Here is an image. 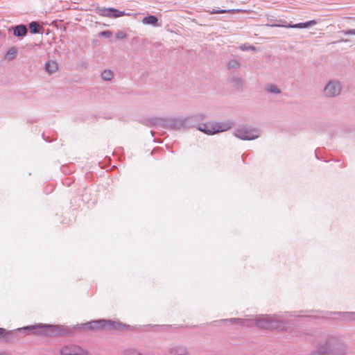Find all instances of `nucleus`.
<instances>
[{
	"instance_id": "obj_17",
	"label": "nucleus",
	"mask_w": 355,
	"mask_h": 355,
	"mask_svg": "<svg viewBox=\"0 0 355 355\" xmlns=\"http://www.w3.org/2000/svg\"><path fill=\"white\" fill-rule=\"evenodd\" d=\"M17 54V49L16 46H12L5 53L3 59L7 61H11L14 60Z\"/></svg>"
},
{
	"instance_id": "obj_23",
	"label": "nucleus",
	"mask_w": 355,
	"mask_h": 355,
	"mask_svg": "<svg viewBox=\"0 0 355 355\" xmlns=\"http://www.w3.org/2000/svg\"><path fill=\"white\" fill-rule=\"evenodd\" d=\"M227 67L229 69H236L240 67V63L236 60H231L228 62Z\"/></svg>"
},
{
	"instance_id": "obj_1",
	"label": "nucleus",
	"mask_w": 355,
	"mask_h": 355,
	"mask_svg": "<svg viewBox=\"0 0 355 355\" xmlns=\"http://www.w3.org/2000/svg\"><path fill=\"white\" fill-rule=\"evenodd\" d=\"M129 325L106 319L92 320L85 323L78 324L71 327H64L59 324L39 323L35 325H28L17 328L15 330H6L2 328L3 331L0 332V340L5 343H12L19 338L20 334H36L45 336H71L76 330L92 331L100 329L117 330L129 328Z\"/></svg>"
},
{
	"instance_id": "obj_4",
	"label": "nucleus",
	"mask_w": 355,
	"mask_h": 355,
	"mask_svg": "<svg viewBox=\"0 0 355 355\" xmlns=\"http://www.w3.org/2000/svg\"><path fill=\"white\" fill-rule=\"evenodd\" d=\"M148 125H154L162 128H169L172 130L184 128L185 121L184 118H158L153 117L148 120Z\"/></svg>"
},
{
	"instance_id": "obj_26",
	"label": "nucleus",
	"mask_w": 355,
	"mask_h": 355,
	"mask_svg": "<svg viewBox=\"0 0 355 355\" xmlns=\"http://www.w3.org/2000/svg\"><path fill=\"white\" fill-rule=\"evenodd\" d=\"M232 82L236 83L239 85H241L243 84V80L240 77H233L232 78Z\"/></svg>"
},
{
	"instance_id": "obj_33",
	"label": "nucleus",
	"mask_w": 355,
	"mask_h": 355,
	"mask_svg": "<svg viewBox=\"0 0 355 355\" xmlns=\"http://www.w3.org/2000/svg\"><path fill=\"white\" fill-rule=\"evenodd\" d=\"M315 157H316L317 159H319V157H318V155H317V154H316V153H315Z\"/></svg>"
},
{
	"instance_id": "obj_6",
	"label": "nucleus",
	"mask_w": 355,
	"mask_h": 355,
	"mask_svg": "<svg viewBox=\"0 0 355 355\" xmlns=\"http://www.w3.org/2000/svg\"><path fill=\"white\" fill-rule=\"evenodd\" d=\"M97 13L101 16L111 18H117L122 16H130L132 15L130 12H125V11H121L114 8L105 7H98L97 8Z\"/></svg>"
},
{
	"instance_id": "obj_19",
	"label": "nucleus",
	"mask_w": 355,
	"mask_h": 355,
	"mask_svg": "<svg viewBox=\"0 0 355 355\" xmlns=\"http://www.w3.org/2000/svg\"><path fill=\"white\" fill-rule=\"evenodd\" d=\"M239 9H212L211 10H208L207 12L211 14H223V13H236L239 12Z\"/></svg>"
},
{
	"instance_id": "obj_30",
	"label": "nucleus",
	"mask_w": 355,
	"mask_h": 355,
	"mask_svg": "<svg viewBox=\"0 0 355 355\" xmlns=\"http://www.w3.org/2000/svg\"><path fill=\"white\" fill-rule=\"evenodd\" d=\"M42 137H43V139H44L46 141H47V142H51V140H49V139H46V138H45V137H44V134L42 135Z\"/></svg>"
},
{
	"instance_id": "obj_18",
	"label": "nucleus",
	"mask_w": 355,
	"mask_h": 355,
	"mask_svg": "<svg viewBox=\"0 0 355 355\" xmlns=\"http://www.w3.org/2000/svg\"><path fill=\"white\" fill-rule=\"evenodd\" d=\"M45 69L49 74H52L58 69V63L55 61L50 60L46 62Z\"/></svg>"
},
{
	"instance_id": "obj_25",
	"label": "nucleus",
	"mask_w": 355,
	"mask_h": 355,
	"mask_svg": "<svg viewBox=\"0 0 355 355\" xmlns=\"http://www.w3.org/2000/svg\"><path fill=\"white\" fill-rule=\"evenodd\" d=\"M127 37V34L123 31H118L116 34V38L117 40L124 39Z\"/></svg>"
},
{
	"instance_id": "obj_24",
	"label": "nucleus",
	"mask_w": 355,
	"mask_h": 355,
	"mask_svg": "<svg viewBox=\"0 0 355 355\" xmlns=\"http://www.w3.org/2000/svg\"><path fill=\"white\" fill-rule=\"evenodd\" d=\"M112 35V32L110 31H103L99 33V36L109 38Z\"/></svg>"
},
{
	"instance_id": "obj_34",
	"label": "nucleus",
	"mask_w": 355,
	"mask_h": 355,
	"mask_svg": "<svg viewBox=\"0 0 355 355\" xmlns=\"http://www.w3.org/2000/svg\"><path fill=\"white\" fill-rule=\"evenodd\" d=\"M3 331L2 328L0 327V332Z\"/></svg>"
},
{
	"instance_id": "obj_28",
	"label": "nucleus",
	"mask_w": 355,
	"mask_h": 355,
	"mask_svg": "<svg viewBox=\"0 0 355 355\" xmlns=\"http://www.w3.org/2000/svg\"><path fill=\"white\" fill-rule=\"evenodd\" d=\"M126 355H141V354L135 349L128 350L126 352Z\"/></svg>"
},
{
	"instance_id": "obj_20",
	"label": "nucleus",
	"mask_w": 355,
	"mask_h": 355,
	"mask_svg": "<svg viewBox=\"0 0 355 355\" xmlns=\"http://www.w3.org/2000/svg\"><path fill=\"white\" fill-rule=\"evenodd\" d=\"M170 354L171 355H185L187 354V349L184 347H175L170 349Z\"/></svg>"
},
{
	"instance_id": "obj_22",
	"label": "nucleus",
	"mask_w": 355,
	"mask_h": 355,
	"mask_svg": "<svg viewBox=\"0 0 355 355\" xmlns=\"http://www.w3.org/2000/svg\"><path fill=\"white\" fill-rule=\"evenodd\" d=\"M266 90L270 93L274 94H280L281 90L277 88V87L273 84L267 85L266 87Z\"/></svg>"
},
{
	"instance_id": "obj_29",
	"label": "nucleus",
	"mask_w": 355,
	"mask_h": 355,
	"mask_svg": "<svg viewBox=\"0 0 355 355\" xmlns=\"http://www.w3.org/2000/svg\"><path fill=\"white\" fill-rule=\"evenodd\" d=\"M241 49L242 50L250 49V50L254 51V50H255V47L253 46H249L248 47H246L245 46H241Z\"/></svg>"
},
{
	"instance_id": "obj_15",
	"label": "nucleus",
	"mask_w": 355,
	"mask_h": 355,
	"mask_svg": "<svg viewBox=\"0 0 355 355\" xmlns=\"http://www.w3.org/2000/svg\"><path fill=\"white\" fill-rule=\"evenodd\" d=\"M28 28L31 34H42L43 26L37 21H32L28 24Z\"/></svg>"
},
{
	"instance_id": "obj_7",
	"label": "nucleus",
	"mask_w": 355,
	"mask_h": 355,
	"mask_svg": "<svg viewBox=\"0 0 355 355\" xmlns=\"http://www.w3.org/2000/svg\"><path fill=\"white\" fill-rule=\"evenodd\" d=\"M60 355H89L87 351L79 345L69 344L63 346L60 349Z\"/></svg>"
},
{
	"instance_id": "obj_14",
	"label": "nucleus",
	"mask_w": 355,
	"mask_h": 355,
	"mask_svg": "<svg viewBox=\"0 0 355 355\" xmlns=\"http://www.w3.org/2000/svg\"><path fill=\"white\" fill-rule=\"evenodd\" d=\"M233 123L230 121L214 123V131H215V134L225 132L230 129Z\"/></svg>"
},
{
	"instance_id": "obj_10",
	"label": "nucleus",
	"mask_w": 355,
	"mask_h": 355,
	"mask_svg": "<svg viewBox=\"0 0 355 355\" xmlns=\"http://www.w3.org/2000/svg\"><path fill=\"white\" fill-rule=\"evenodd\" d=\"M9 31L12 32V34L15 37L18 38H23L28 34V29L26 25L20 24L15 26H12L9 28Z\"/></svg>"
},
{
	"instance_id": "obj_8",
	"label": "nucleus",
	"mask_w": 355,
	"mask_h": 355,
	"mask_svg": "<svg viewBox=\"0 0 355 355\" xmlns=\"http://www.w3.org/2000/svg\"><path fill=\"white\" fill-rule=\"evenodd\" d=\"M341 86L340 82L334 80H329L324 88V94L327 97H334L340 94Z\"/></svg>"
},
{
	"instance_id": "obj_9",
	"label": "nucleus",
	"mask_w": 355,
	"mask_h": 355,
	"mask_svg": "<svg viewBox=\"0 0 355 355\" xmlns=\"http://www.w3.org/2000/svg\"><path fill=\"white\" fill-rule=\"evenodd\" d=\"M317 24L316 20H309L305 22L297 23V24H272L270 25L271 27H284V28H306L311 26L315 25Z\"/></svg>"
},
{
	"instance_id": "obj_3",
	"label": "nucleus",
	"mask_w": 355,
	"mask_h": 355,
	"mask_svg": "<svg viewBox=\"0 0 355 355\" xmlns=\"http://www.w3.org/2000/svg\"><path fill=\"white\" fill-rule=\"evenodd\" d=\"M216 322L223 323L230 322L232 324H237L240 326L250 327L255 324L257 327L261 329H275L280 327L281 322L278 320H272L269 315H263L255 320L241 319L239 318H234L230 319L220 320L216 321Z\"/></svg>"
},
{
	"instance_id": "obj_16",
	"label": "nucleus",
	"mask_w": 355,
	"mask_h": 355,
	"mask_svg": "<svg viewBox=\"0 0 355 355\" xmlns=\"http://www.w3.org/2000/svg\"><path fill=\"white\" fill-rule=\"evenodd\" d=\"M141 22L144 24H150L153 26H160V24L158 22L157 17L155 15H148V16L144 17L142 19Z\"/></svg>"
},
{
	"instance_id": "obj_31",
	"label": "nucleus",
	"mask_w": 355,
	"mask_h": 355,
	"mask_svg": "<svg viewBox=\"0 0 355 355\" xmlns=\"http://www.w3.org/2000/svg\"><path fill=\"white\" fill-rule=\"evenodd\" d=\"M347 41V40H343V39L340 40V42H346Z\"/></svg>"
},
{
	"instance_id": "obj_32",
	"label": "nucleus",
	"mask_w": 355,
	"mask_h": 355,
	"mask_svg": "<svg viewBox=\"0 0 355 355\" xmlns=\"http://www.w3.org/2000/svg\"><path fill=\"white\" fill-rule=\"evenodd\" d=\"M162 327H168L169 326L168 325H163Z\"/></svg>"
},
{
	"instance_id": "obj_5",
	"label": "nucleus",
	"mask_w": 355,
	"mask_h": 355,
	"mask_svg": "<svg viewBox=\"0 0 355 355\" xmlns=\"http://www.w3.org/2000/svg\"><path fill=\"white\" fill-rule=\"evenodd\" d=\"M234 135L241 140L250 141L258 138L259 133L254 128L241 126L234 130Z\"/></svg>"
},
{
	"instance_id": "obj_21",
	"label": "nucleus",
	"mask_w": 355,
	"mask_h": 355,
	"mask_svg": "<svg viewBox=\"0 0 355 355\" xmlns=\"http://www.w3.org/2000/svg\"><path fill=\"white\" fill-rule=\"evenodd\" d=\"M103 80L108 81L111 80L114 76L112 71L110 69H105L101 72V75Z\"/></svg>"
},
{
	"instance_id": "obj_27",
	"label": "nucleus",
	"mask_w": 355,
	"mask_h": 355,
	"mask_svg": "<svg viewBox=\"0 0 355 355\" xmlns=\"http://www.w3.org/2000/svg\"><path fill=\"white\" fill-rule=\"evenodd\" d=\"M342 33L345 35H355V29H348L342 31Z\"/></svg>"
},
{
	"instance_id": "obj_13",
	"label": "nucleus",
	"mask_w": 355,
	"mask_h": 355,
	"mask_svg": "<svg viewBox=\"0 0 355 355\" xmlns=\"http://www.w3.org/2000/svg\"><path fill=\"white\" fill-rule=\"evenodd\" d=\"M197 129L207 135H215L214 123H202L198 125Z\"/></svg>"
},
{
	"instance_id": "obj_11",
	"label": "nucleus",
	"mask_w": 355,
	"mask_h": 355,
	"mask_svg": "<svg viewBox=\"0 0 355 355\" xmlns=\"http://www.w3.org/2000/svg\"><path fill=\"white\" fill-rule=\"evenodd\" d=\"M205 117V116L204 114H199L184 118V120L185 121L184 128H190L195 127L196 125L201 120H203Z\"/></svg>"
},
{
	"instance_id": "obj_2",
	"label": "nucleus",
	"mask_w": 355,
	"mask_h": 355,
	"mask_svg": "<svg viewBox=\"0 0 355 355\" xmlns=\"http://www.w3.org/2000/svg\"><path fill=\"white\" fill-rule=\"evenodd\" d=\"M345 350V344L339 338L329 336L325 340L318 343L311 355H344Z\"/></svg>"
},
{
	"instance_id": "obj_12",
	"label": "nucleus",
	"mask_w": 355,
	"mask_h": 355,
	"mask_svg": "<svg viewBox=\"0 0 355 355\" xmlns=\"http://www.w3.org/2000/svg\"><path fill=\"white\" fill-rule=\"evenodd\" d=\"M331 315H338L339 319L344 322H349L355 321V312L335 311V312H331Z\"/></svg>"
}]
</instances>
